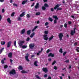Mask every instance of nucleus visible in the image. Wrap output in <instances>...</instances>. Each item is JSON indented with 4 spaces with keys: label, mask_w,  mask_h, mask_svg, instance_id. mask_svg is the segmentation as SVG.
<instances>
[{
    "label": "nucleus",
    "mask_w": 79,
    "mask_h": 79,
    "mask_svg": "<svg viewBox=\"0 0 79 79\" xmlns=\"http://www.w3.org/2000/svg\"><path fill=\"white\" fill-rule=\"evenodd\" d=\"M72 23L71 21H69L68 22V23L69 25H70V24H71Z\"/></svg>",
    "instance_id": "6e6d98bb"
},
{
    "label": "nucleus",
    "mask_w": 79,
    "mask_h": 79,
    "mask_svg": "<svg viewBox=\"0 0 79 79\" xmlns=\"http://www.w3.org/2000/svg\"><path fill=\"white\" fill-rule=\"evenodd\" d=\"M59 52L62 53H63V49L62 48H60L59 50Z\"/></svg>",
    "instance_id": "e433bc0d"
},
{
    "label": "nucleus",
    "mask_w": 79,
    "mask_h": 79,
    "mask_svg": "<svg viewBox=\"0 0 79 79\" xmlns=\"http://www.w3.org/2000/svg\"><path fill=\"white\" fill-rule=\"evenodd\" d=\"M54 69H55V70H56L58 69V68H57V67L55 66L54 67Z\"/></svg>",
    "instance_id": "37998d69"
},
{
    "label": "nucleus",
    "mask_w": 79,
    "mask_h": 79,
    "mask_svg": "<svg viewBox=\"0 0 79 79\" xmlns=\"http://www.w3.org/2000/svg\"><path fill=\"white\" fill-rule=\"evenodd\" d=\"M10 61L11 63H13V60L12 59H10Z\"/></svg>",
    "instance_id": "bf43d9fd"
},
{
    "label": "nucleus",
    "mask_w": 79,
    "mask_h": 79,
    "mask_svg": "<svg viewBox=\"0 0 79 79\" xmlns=\"http://www.w3.org/2000/svg\"><path fill=\"white\" fill-rule=\"evenodd\" d=\"M25 12H23L20 15V17H23V16H24V13H25Z\"/></svg>",
    "instance_id": "6ab92c4d"
},
{
    "label": "nucleus",
    "mask_w": 79,
    "mask_h": 79,
    "mask_svg": "<svg viewBox=\"0 0 79 79\" xmlns=\"http://www.w3.org/2000/svg\"><path fill=\"white\" fill-rule=\"evenodd\" d=\"M26 56H28V57H29V54L28 53H27L26 54Z\"/></svg>",
    "instance_id": "0e129e2a"
},
{
    "label": "nucleus",
    "mask_w": 79,
    "mask_h": 79,
    "mask_svg": "<svg viewBox=\"0 0 79 79\" xmlns=\"http://www.w3.org/2000/svg\"><path fill=\"white\" fill-rule=\"evenodd\" d=\"M1 63L2 64H4V63H5V61L4 60H1Z\"/></svg>",
    "instance_id": "c03bdc74"
},
{
    "label": "nucleus",
    "mask_w": 79,
    "mask_h": 79,
    "mask_svg": "<svg viewBox=\"0 0 79 79\" xmlns=\"http://www.w3.org/2000/svg\"><path fill=\"white\" fill-rule=\"evenodd\" d=\"M44 6L45 7H48V6H48V4L47 3L44 4Z\"/></svg>",
    "instance_id": "a878e982"
},
{
    "label": "nucleus",
    "mask_w": 79,
    "mask_h": 79,
    "mask_svg": "<svg viewBox=\"0 0 79 79\" xmlns=\"http://www.w3.org/2000/svg\"><path fill=\"white\" fill-rule=\"evenodd\" d=\"M8 65H5L4 66V68L5 69H6V68H8Z\"/></svg>",
    "instance_id": "c9c22d12"
},
{
    "label": "nucleus",
    "mask_w": 79,
    "mask_h": 79,
    "mask_svg": "<svg viewBox=\"0 0 79 79\" xmlns=\"http://www.w3.org/2000/svg\"><path fill=\"white\" fill-rule=\"evenodd\" d=\"M47 76H48L47 74H45L44 75V77H47Z\"/></svg>",
    "instance_id": "e2e57ef3"
},
{
    "label": "nucleus",
    "mask_w": 79,
    "mask_h": 79,
    "mask_svg": "<svg viewBox=\"0 0 79 79\" xmlns=\"http://www.w3.org/2000/svg\"><path fill=\"white\" fill-rule=\"evenodd\" d=\"M21 73L22 74H26V73H27L28 72L27 71H26L24 70H23L21 71Z\"/></svg>",
    "instance_id": "dca6fc26"
},
{
    "label": "nucleus",
    "mask_w": 79,
    "mask_h": 79,
    "mask_svg": "<svg viewBox=\"0 0 79 79\" xmlns=\"http://www.w3.org/2000/svg\"><path fill=\"white\" fill-rule=\"evenodd\" d=\"M34 35H35V33L34 32H33L30 35V37L31 38H32L33 37H34Z\"/></svg>",
    "instance_id": "a211bd4d"
},
{
    "label": "nucleus",
    "mask_w": 79,
    "mask_h": 79,
    "mask_svg": "<svg viewBox=\"0 0 79 79\" xmlns=\"http://www.w3.org/2000/svg\"><path fill=\"white\" fill-rule=\"evenodd\" d=\"M2 12L3 13L4 12H5V9H2Z\"/></svg>",
    "instance_id": "603ef678"
},
{
    "label": "nucleus",
    "mask_w": 79,
    "mask_h": 79,
    "mask_svg": "<svg viewBox=\"0 0 79 79\" xmlns=\"http://www.w3.org/2000/svg\"><path fill=\"white\" fill-rule=\"evenodd\" d=\"M50 10H51V11H52V12H53V11H54V9H53V8L52 7L51 8V9H50Z\"/></svg>",
    "instance_id": "79ce46f5"
},
{
    "label": "nucleus",
    "mask_w": 79,
    "mask_h": 79,
    "mask_svg": "<svg viewBox=\"0 0 79 79\" xmlns=\"http://www.w3.org/2000/svg\"><path fill=\"white\" fill-rule=\"evenodd\" d=\"M10 74H12L14 75V74H16V70L15 69H13L11 70L9 72Z\"/></svg>",
    "instance_id": "f257e3e1"
},
{
    "label": "nucleus",
    "mask_w": 79,
    "mask_h": 79,
    "mask_svg": "<svg viewBox=\"0 0 79 79\" xmlns=\"http://www.w3.org/2000/svg\"><path fill=\"white\" fill-rule=\"evenodd\" d=\"M31 30H29L27 31V35H29L31 34Z\"/></svg>",
    "instance_id": "9b49d317"
},
{
    "label": "nucleus",
    "mask_w": 79,
    "mask_h": 79,
    "mask_svg": "<svg viewBox=\"0 0 79 79\" xmlns=\"http://www.w3.org/2000/svg\"><path fill=\"white\" fill-rule=\"evenodd\" d=\"M35 15L36 16H39V15H40V13L39 12H36Z\"/></svg>",
    "instance_id": "bb28decb"
},
{
    "label": "nucleus",
    "mask_w": 79,
    "mask_h": 79,
    "mask_svg": "<svg viewBox=\"0 0 79 79\" xmlns=\"http://www.w3.org/2000/svg\"><path fill=\"white\" fill-rule=\"evenodd\" d=\"M54 54H52V53H50L48 55V56L50 57V56H51V57H53L54 56Z\"/></svg>",
    "instance_id": "f8f14e48"
},
{
    "label": "nucleus",
    "mask_w": 79,
    "mask_h": 79,
    "mask_svg": "<svg viewBox=\"0 0 79 79\" xmlns=\"http://www.w3.org/2000/svg\"><path fill=\"white\" fill-rule=\"evenodd\" d=\"M43 36L44 38L47 37V35H44Z\"/></svg>",
    "instance_id": "3c124183"
},
{
    "label": "nucleus",
    "mask_w": 79,
    "mask_h": 79,
    "mask_svg": "<svg viewBox=\"0 0 79 79\" xmlns=\"http://www.w3.org/2000/svg\"><path fill=\"white\" fill-rule=\"evenodd\" d=\"M28 57H29L27 56H25V60L27 62H29L30 61L29 60Z\"/></svg>",
    "instance_id": "f3484780"
},
{
    "label": "nucleus",
    "mask_w": 79,
    "mask_h": 79,
    "mask_svg": "<svg viewBox=\"0 0 79 79\" xmlns=\"http://www.w3.org/2000/svg\"><path fill=\"white\" fill-rule=\"evenodd\" d=\"M23 48H27V46L26 45H23L22 46Z\"/></svg>",
    "instance_id": "72a5a7b5"
},
{
    "label": "nucleus",
    "mask_w": 79,
    "mask_h": 79,
    "mask_svg": "<svg viewBox=\"0 0 79 79\" xmlns=\"http://www.w3.org/2000/svg\"><path fill=\"white\" fill-rule=\"evenodd\" d=\"M53 18H55V19L54 20V24H56L57 23V21L56 20H58V16L56 15H53Z\"/></svg>",
    "instance_id": "f03ea898"
},
{
    "label": "nucleus",
    "mask_w": 79,
    "mask_h": 79,
    "mask_svg": "<svg viewBox=\"0 0 79 79\" xmlns=\"http://www.w3.org/2000/svg\"><path fill=\"white\" fill-rule=\"evenodd\" d=\"M4 49H5V48L3 47L1 49H0V53H2V52H3V51L4 50Z\"/></svg>",
    "instance_id": "b1692460"
},
{
    "label": "nucleus",
    "mask_w": 79,
    "mask_h": 79,
    "mask_svg": "<svg viewBox=\"0 0 79 79\" xmlns=\"http://www.w3.org/2000/svg\"><path fill=\"white\" fill-rule=\"evenodd\" d=\"M15 13L14 12H13L12 13V14L11 15V16H12V17H13L14 16Z\"/></svg>",
    "instance_id": "4c0bfd02"
},
{
    "label": "nucleus",
    "mask_w": 79,
    "mask_h": 79,
    "mask_svg": "<svg viewBox=\"0 0 79 79\" xmlns=\"http://www.w3.org/2000/svg\"><path fill=\"white\" fill-rule=\"evenodd\" d=\"M13 5H14V6H18V5H17V4H16L15 3H14Z\"/></svg>",
    "instance_id": "4d7b16f0"
},
{
    "label": "nucleus",
    "mask_w": 79,
    "mask_h": 79,
    "mask_svg": "<svg viewBox=\"0 0 79 79\" xmlns=\"http://www.w3.org/2000/svg\"><path fill=\"white\" fill-rule=\"evenodd\" d=\"M62 10V8H58L57 9V11H58V10Z\"/></svg>",
    "instance_id": "a18cd8bd"
},
{
    "label": "nucleus",
    "mask_w": 79,
    "mask_h": 79,
    "mask_svg": "<svg viewBox=\"0 0 79 79\" xmlns=\"http://www.w3.org/2000/svg\"><path fill=\"white\" fill-rule=\"evenodd\" d=\"M38 27V26H36L34 27V28L35 29H37Z\"/></svg>",
    "instance_id": "13d9d810"
},
{
    "label": "nucleus",
    "mask_w": 79,
    "mask_h": 79,
    "mask_svg": "<svg viewBox=\"0 0 79 79\" xmlns=\"http://www.w3.org/2000/svg\"><path fill=\"white\" fill-rule=\"evenodd\" d=\"M12 55H13V53L12 52H10L8 54V57L9 58H12Z\"/></svg>",
    "instance_id": "6e6552de"
},
{
    "label": "nucleus",
    "mask_w": 79,
    "mask_h": 79,
    "mask_svg": "<svg viewBox=\"0 0 79 79\" xmlns=\"http://www.w3.org/2000/svg\"><path fill=\"white\" fill-rule=\"evenodd\" d=\"M26 16L28 18H29L30 17H31V16L29 15V14H27Z\"/></svg>",
    "instance_id": "ea45409f"
},
{
    "label": "nucleus",
    "mask_w": 79,
    "mask_h": 79,
    "mask_svg": "<svg viewBox=\"0 0 79 79\" xmlns=\"http://www.w3.org/2000/svg\"><path fill=\"white\" fill-rule=\"evenodd\" d=\"M48 20H49L50 21H51V22H52V21H53V19H52V18L50 17H49L48 18Z\"/></svg>",
    "instance_id": "cd10ccee"
},
{
    "label": "nucleus",
    "mask_w": 79,
    "mask_h": 79,
    "mask_svg": "<svg viewBox=\"0 0 79 79\" xmlns=\"http://www.w3.org/2000/svg\"><path fill=\"white\" fill-rule=\"evenodd\" d=\"M25 31L26 30H25V29H23L21 31V34H24V33H25Z\"/></svg>",
    "instance_id": "2eb2a0df"
},
{
    "label": "nucleus",
    "mask_w": 79,
    "mask_h": 79,
    "mask_svg": "<svg viewBox=\"0 0 79 79\" xmlns=\"http://www.w3.org/2000/svg\"><path fill=\"white\" fill-rule=\"evenodd\" d=\"M27 2V0L23 1L22 2V5H24V4L25 3H26Z\"/></svg>",
    "instance_id": "5701e85b"
},
{
    "label": "nucleus",
    "mask_w": 79,
    "mask_h": 79,
    "mask_svg": "<svg viewBox=\"0 0 79 79\" xmlns=\"http://www.w3.org/2000/svg\"><path fill=\"white\" fill-rule=\"evenodd\" d=\"M44 2H48V0H43Z\"/></svg>",
    "instance_id": "052dcab7"
},
{
    "label": "nucleus",
    "mask_w": 79,
    "mask_h": 79,
    "mask_svg": "<svg viewBox=\"0 0 79 79\" xmlns=\"http://www.w3.org/2000/svg\"><path fill=\"white\" fill-rule=\"evenodd\" d=\"M42 70L45 73H47L48 72V69L47 68L43 67L42 69Z\"/></svg>",
    "instance_id": "39448f33"
},
{
    "label": "nucleus",
    "mask_w": 79,
    "mask_h": 79,
    "mask_svg": "<svg viewBox=\"0 0 79 79\" xmlns=\"http://www.w3.org/2000/svg\"><path fill=\"white\" fill-rule=\"evenodd\" d=\"M24 43V41H20L19 43V45L20 47H21L23 45V44Z\"/></svg>",
    "instance_id": "423d86ee"
},
{
    "label": "nucleus",
    "mask_w": 79,
    "mask_h": 79,
    "mask_svg": "<svg viewBox=\"0 0 79 79\" xmlns=\"http://www.w3.org/2000/svg\"><path fill=\"white\" fill-rule=\"evenodd\" d=\"M74 34H75V32H74L73 30H71L70 32V34L72 36L74 35Z\"/></svg>",
    "instance_id": "ddd939ff"
},
{
    "label": "nucleus",
    "mask_w": 79,
    "mask_h": 79,
    "mask_svg": "<svg viewBox=\"0 0 79 79\" xmlns=\"http://www.w3.org/2000/svg\"><path fill=\"white\" fill-rule=\"evenodd\" d=\"M55 63H56V61L54 60L52 64V65H54V64H55Z\"/></svg>",
    "instance_id": "a19ab883"
},
{
    "label": "nucleus",
    "mask_w": 79,
    "mask_h": 79,
    "mask_svg": "<svg viewBox=\"0 0 79 79\" xmlns=\"http://www.w3.org/2000/svg\"><path fill=\"white\" fill-rule=\"evenodd\" d=\"M48 79H52V77H51L49 76Z\"/></svg>",
    "instance_id": "69168bd1"
},
{
    "label": "nucleus",
    "mask_w": 79,
    "mask_h": 79,
    "mask_svg": "<svg viewBox=\"0 0 79 79\" xmlns=\"http://www.w3.org/2000/svg\"><path fill=\"white\" fill-rule=\"evenodd\" d=\"M30 40V38H29V37H27V39H26V41H27V42H28V41H29Z\"/></svg>",
    "instance_id": "7c9ffc66"
},
{
    "label": "nucleus",
    "mask_w": 79,
    "mask_h": 79,
    "mask_svg": "<svg viewBox=\"0 0 79 79\" xmlns=\"http://www.w3.org/2000/svg\"><path fill=\"white\" fill-rule=\"evenodd\" d=\"M71 17L72 18H73V19H75V17L73 15H71Z\"/></svg>",
    "instance_id": "8fccbe9b"
},
{
    "label": "nucleus",
    "mask_w": 79,
    "mask_h": 79,
    "mask_svg": "<svg viewBox=\"0 0 79 79\" xmlns=\"http://www.w3.org/2000/svg\"><path fill=\"white\" fill-rule=\"evenodd\" d=\"M11 41H9L7 45V48H9L11 46Z\"/></svg>",
    "instance_id": "0eeeda50"
},
{
    "label": "nucleus",
    "mask_w": 79,
    "mask_h": 79,
    "mask_svg": "<svg viewBox=\"0 0 79 79\" xmlns=\"http://www.w3.org/2000/svg\"><path fill=\"white\" fill-rule=\"evenodd\" d=\"M18 21H21V18L20 17H19L17 19Z\"/></svg>",
    "instance_id": "58836bf2"
},
{
    "label": "nucleus",
    "mask_w": 79,
    "mask_h": 79,
    "mask_svg": "<svg viewBox=\"0 0 79 79\" xmlns=\"http://www.w3.org/2000/svg\"><path fill=\"white\" fill-rule=\"evenodd\" d=\"M1 45H5V42L4 41H2L1 42Z\"/></svg>",
    "instance_id": "393cba45"
},
{
    "label": "nucleus",
    "mask_w": 79,
    "mask_h": 79,
    "mask_svg": "<svg viewBox=\"0 0 79 79\" xmlns=\"http://www.w3.org/2000/svg\"><path fill=\"white\" fill-rule=\"evenodd\" d=\"M19 69H20V70H23V67L21 66H19L18 68Z\"/></svg>",
    "instance_id": "412c9836"
},
{
    "label": "nucleus",
    "mask_w": 79,
    "mask_h": 79,
    "mask_svg": "<svg viewBox=\"0 0 79 79\" xmlns=\"http://www.w3.org/2000/svg\"><path fill=\"white\" fill-rule=\"evenodd\" d=\"M39 3H37L36 4V5L35 6V9H37L38 8H39Z\"/></svg>",
    "instance_id": "9d476101"
},
{
    "label": "nucleus",
    "mask_w": 79,
    "mask_h": 79,
    "mask_svg": "<svg viewBox=\"0 0 79 79\" xmlns=\"http://www.w3.org/2000/svg\"><path fill=\"white\" fill-rule=\"evenodd\" d=\"M48 24V22H46L45 24V26H47Z\"/></svg>",
    "instance_id": "5fc2aeb1"
},
{
    "label": "nucleus",
    "mask_w": 79,
    "mask_h": 79,
    "mask_svg": "<svg viewBox=\"0 0 79 79\" xmlns=\"http://www.w3.org/2000/svg\"><path fill=\"white\" fill-rule=\"evenodd\" d=\"M69 60H66V61H65V62H66V63H69Z\"/></svg>",
    "instance_id": "680f3d73"
},
{
    "label": "nucleus",
    "mask_w": 79,
    "mask_h": 79,
    "mask_svg": "<svg viewBox=\"0 0 79 79\" xmlns=\"http://www.w3.org/2000/svg\"><path fill=\"white\" fill-rule=\"evenodd\" d=\"M10 3H13V0H10Z\"/></svg>",
    "instance_id": "338daca9"
},
{
    "label": "nucleus",
    "mask_w": 79,
    "mask_h": 79,
    "mask_svg": "<svg viewBox=\"0 0 79 79\" xmlns=\"http://www.w3.org/2000/svg\"><path fill=\"white\" fill-rule=\"evenodd\" d=\"M61 4H57L54 7V9L55 10H56V8H58V7H59V6H60V5H61Z\"/></svg>",
    "instance_id": "1a4fd4ad"
},
{
    "label": "nucleus",
    "mask_w": 79,
    "mask_h": 79,
    "mask_svg": "<svg viewBox=\"0 0 79 79\" xmlns=\"http://www.w3.org/2000/svg\"><path fill=\"white\" fill-rule=\"evenodd\" d=\"M53 37H54V36H53L52 35L51 36V37H50L49 38V41H50V40H52V39H53Z\"/></svg>",
    "instance_id": "4be33fe9"
},
{
    "label": "nucleus",
    "mask_w": 79,
    "mask_h": 79,
    "mask_svg": "<svg viewBox=\"0 0 79 79\" xmlns=\"http://www.w3.org/2000/svg\"><path fill=\"white\" fill-rule=\"evenodd\" d=\"M66 53H67V52H64L63 53V56H64L66 55Z\"/></svg>",
    "instance_id": "09e8293b"
},
{
    "label": "nucleus",
    "mask_w": 79,
    "mask_h": 79,
    "mask_svg": "<svg viewBox=\"0 0 79 79\" xmlns=\"http://www.w3.org/2000/svg\"><path fill=\"white\" fill-rule=\"evenodd\" d=\"M42 8L43 10H46V7H45L44 6H42Z\"/></svg>",
    "instance_id": "c756f323"
},
{
    "label": "nucleus",
    "mask_w": 79,
    "mask_h": 79,
    "mask_svg": "<svg viewBox=\"0 0 79 79\" xmlns=\"http://www.w3.org/2000/svg\"><path fill=\"white\" fill-rule=\"evenodd\" d=\"M35 46V45H34V44H32V43L30 44L29 45V47L31 49H33Z\"/></svg>",
    "instance_id": "20e7f679"
},
{
    "label": "nucleus",
    "mask_w": 79,
    "mask_h": 79,
    "mask_svg": "<svg viewBox=\"0 0 79 79\" xmlns=\"http://www.w3.org/2000/svg\"><path fill=\"white\" fill-rule=\"evenodd\" d=\"M48 31H44V34H48Z\"/></svg>",
    "instance_id": "f704fd0d"
},
{
    "label": "nucleus",
    "mask_w": 79,
    "mask_h": 79,
    "mask_svg": "<svg viewBox=\"0 0 79 79\" xmlns=\"http://www.w3.org/2000/svg\"><path fill=\"white\" fill-rule=\"evenodd\" d=\"M37 61H36L34 62V64L35 66H38V65L37 64Z\"/></svg>",
    "instance_id": "aec40b11"
},
{
    "label": "nucleus",
    "mask_w": 79,
    "mask_h": 79,
    "mask_svg": "<svg viewBox=\"0 0 79 79\" xmlns=\"http://www.w3.org/2000/svg\"><path fill=\"white\" fill-rule=\"evenodd\" d=\"M50 49H48L46 51V53H49V52H50Z\"/></svg>",
    "instance_id": "49530a36"
},
{
    "label": "nucleus",
    "mask_w": 79,
    "mask_h": 79,
    "mask_svg": "<svg viewBox=\"0 0 79 79\" xmlns=\"http://www.w3.org/2000/svg\"><path fill=\"white\" fill-rule=\"evenodd\" d=\"M14 45L15 47H16V41H15L14 43Z\"/></svg>",
    "instance_id": "473e14b6"
},
{
    "label": "nucleus",
    "mask_w": 79,
    "mask_h": 79,
    "mask_svg": "<svg viewBox=\"0 0 79 79\" xmlns=\"http://www.w3.org/2000/svg\"><path fill=\"white\" fill-rule=\"evenodd\" d=\"M64 27H65V28H66V27H68V25L67 24V23H64Z\"/></svg>",
    "instance_id": "c85d7f7f"
},
{
    "label": "nucleus",
    "mask_w": 79,
    "mask_h": 79,
    "mask_svg": "<svg viewBox=\"0 0 79 79\" xmlns=\"http://www.w3.org/2000/svg\"><path fill=\"white\" fill-rule=\"evenodd\" d=\"M44 38V40H48V37H46L45 38Z\"/></svg>",
    "instance_id": "de8ad7c7"
},
{
    "label": "nucleus",
    "mask_w": 79,
    "mask_h": 79,
    "mask_svg": "<svg viewBox=\"0 0 79 79\" xmlns=\"http://www.w3.org/2000/svg\"><path fill=\"white\" fill-rule=\"evenodd\" d=\"M35 77L36 78H37V79H41V78H40V77H39V76L38 75H36L35 76Z\"/></svg>",
    "instance_id": "2f4dec72"
},
{
    "label": "nucleus",
    "mask_w": 79,
    "mask_h": 79,
    "mask_svg": "<svg viewBox=\"0 0 79 79\" xmlns=\"http://www.w3.org/2000/svg\"><path fill=\"white\" fill-rule=\"evenodd\" d=\"M76 28H75L73 29V32L76 33Z\"/></svg>",
    "instance_id": "864d4df0"
},
{
    "label": "nucleus",
    "mask_w": 79,
    "mask_h": 79,
    "mask_svg": "<svg viewBox=\"0 0 79 79\" xmlns=\"http://www.w3.org/2000/svg\"><path fill=\"white\" fill-rule=\"evenodd\" d=\"M58 37L60 38L59 40L60 41L62 40V38L63 37V35L62 33H60L59 34Z\"/></svg>",
    "instance_id": "7ed1b4c3"
},
{
    "label": "nucleus",
    "mask_w": 79,
    "mask_h": 79,
    "mask_svg": "<svg viewBox=\"0 0 79 79\" xmlns=\"http://www.w3.org/2000/svg\"><path fill=\"white\" fill-rule=\"evenodd\" d=\"M34 56H35V55H31V58H33V57H34Z\"/></svg>",
    "instance_id": "774afa93"
},
{
    "label": "nucleus",
    "mask_w": 79,
    "mask_h": 79,
    "mask_svg": "<svg viewBox=\"0 0 79 79\" xmlns=\"http://www.w3.org/2000/svg\"><path fill=\"white\" fill-rule=\"evenodd\" d=\"M7 21L8 23H9V24H11V20H10V18H8L7 19Z\"/></svg>",
    "instance_id": "4468645a"
}]
</instances>
